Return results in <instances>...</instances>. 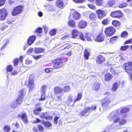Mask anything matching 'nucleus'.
Listing matches in <instances>:
<instances>
[{
	"label": "nucleus",
	"mask_w": 132,
	"mask_h": 132,
	"mask_svg": "<svg viewBox=\"0 0 132 132\" xmlns=\"http://www.w3.org/2000/svg\"><path fill=\"white\" fill-rule=\"evenodd\" d=\"M127 4L125 2H123L120 4L119 6L118 7L121 8H122L126 7L127 6Z\"/></svg>",
	"instance_id": "obj_45"
},
{
	"label": "nucleus",
	"mask_w": 132,
	"mask_h": 132,
	"mask_svg": "<svg viewBox=\"0 0 132 132\" xmlns=\"http://www.w3.org/2000/svg\"><path fill=\"white\" fill-rule=\"evenodd\" d=\"M110 15L113 18H119L122 16V13L120 10L113 11L110 13Z\"/></svg>",
	"instance_id": "obj_8"
},
{
	"label": "nucleus",
	"mask_w": 132,
	"mask_h": 132,
	"mask_svg": "<svg viewBox=\"0 0 132 132\" xmlns=\"http://www.w3.org/2000/svg\"><path fill=\"white\" fill-rule=\"evenodd\" d=\"M42 56H43V55H39L37 56L34 55H32V56L33 58L36 60H38L41 58Z\"/></svg>",
	"instance_id": "obj_52"
},
{
	"label": "nucleus",
	"mask_w": 132,
	"mask_h": 132,
	"mask_svg": "<svg viewBox=\"0 0 132 132\" xmlns=\"http://www.w3.org/2000/svg\"><path fill=\"white\" fill-rule=\"evenodd\" d=\"M85 37L88 41H92L94 39V36L92 34L86 33L85 34Z\"/></svg>",
	"instance_id": "obj_22"
},
{
	"label": "nucleus",
	"mask_w": 132,
	"mask_h": 132,
	"mask_svg": "<svg viewBox=\"0 0 132 132\" xmlns=\"http://www.w3.org/2000/svg\"><path fill=\"white\" fill-rule=\"evenodd\" d=\"M68 102L70 103L72 102V96H69L68 97Z\"/></svg>",
	"instance_id": "obj_63"
},
{
	"label": "nucleus",
	"mask_w": 132,
	"mask_h": 132,
	"mask_svg": "<svg viewBox=\"0 0 132 132\" xmlns=\"http://www.w3.org/2000/svg\"><path fill=\"white\" fill-rule=\"evenodd\" d=\"M95 13L97 15L98 19L100 20L102 19L107 15V13L104 10L101 9L97 10L95 11Z\"/></svg>",
	"instance_id": "obj_7"
},
{
	"label": "nucleus",
	"mask_w": 132,
	"mask_h": 132,
	"mask_svg": "<svg viewBox=\"0 0 132 132\" xmlns=\"http://www.w3.org/2000/svg\"><path fill=\"white\" fill-rule=\"evenodd\" d=\"M38 130L41 132H43L44 131V128L43 126L40 125H38L37 126Z\"/></svg>",
	"instance_id": "obj_48"
},
{
	"label": "nucleus",
	"mask_w": 132,
	"mask_h": 132,
	"mask_svg": "<svg viewBox=\"0 0 132 132\" xmlns=\"http://www.w3.org/2000/svg\"><path fill=\"white\" fill-rule=\"evenodd\" d=\"M87 5L91 9L94 10H95L96 9V6L94 5L89 3L87 4Z\"/></svg>",
	"instance_id": "obj_50"
},
{
	"label": "nucleus",
	"mask_w": 132,
	"mask_h": 132,
	"mask_svg": "<svg viewBox=\"0 0 132 132\" xmlns=\"http://www.w3.org/2000/svg\"><path fill=\"white\" fill-rule=\"evenodd\" d=\"M82 96V92L79 93L78 94L77 98L75 99L74 103H75L77 101H79L80 100Z\"/></svg>",
	"instance_id": "obj_35"
},
{
	"label": "nucleus",
	"mask_w": 132,
	"mask_h": 132,
	"mask_svg": "<svg viewBox=\"0 0 132 132\" xmlns=\"http://www.w3.org/2000/svg\"><path fill=\"white\" fill-rule=\"evenodd\" d=\"M130 110L129 108L125 107L122 108L120 110V114H123L128 112Z\"/></svg>",
	"instance_id": "obj_30"
},
{
	"label": "nucleus",
	"mask_w": 132,
	"mask_h": 132,
	"mask_svg": "<svg viewBox=\"0 0 132 132\" xmlns=\"http://www.w3.org/2000/svg\"><path fill=\"white\" fill-rule=\"evenodd\" d=\"M52 69L51 68H48L45 69V71L47 73H49L51 70Z\"/></svg>",
	"instance_id": "obj_64"
},
{
	"label": "nucleus",
	"mask_w": 132,
	"mask_h": 132,
	"mask_svg": "<svg viewBox=\"0 0 132 132\" xmlns=\"http://www.w3.org/2000/svg\"><path fill=\"white\" fill-rule=\"evenodd\" d=\"M44 51V49L43 48H36L34 50L35 53L38 54L43 53Z\"/></svg>",
	"instance_id": "obj_31"
},
{
	"label": "nucleus",
	"mask_w": 132,
	"mask_h": 132,
	"mask_svg": "<svg viewBox=\"0 0 132 132\" xmlns=\"http://www.w3.org/2000/svg\"><path fill=\"white\" fill-rule=\"evenodd\" d=\"M104 36L103 32H101L96 36L95 41L96 42H101L104 40Z\"/></svg>",
	"instance_id": "obj_11"
},
{
	"label": "nucleus",
	"mask_w": 132,
	"mask_h": 132,
	"mask_svg": "<svg viewBox=\"0 0 132 132\" xmlns=\"http://www.w3.org/2000/svg\"><path fill=\"white\" fill-rule=\"evenodd\" d=\"M129 47V46L128 45L122 46L121 47L120 50L122 51H124L127 49Z\"/></svg>",
	"instance_id": "obj_49"
},
{
	"label": "nucleus",
	"mask_w": 132,
	"mask_h": 132,
	"mask_svg": "<svg viewBox=\"0 0 132 132\" xmlns=\"http://www.w3.org/2000/svg\"><path fill=\"white\" fill-rule=\"evenodd\" d=\"M42 109L41 107H38L33 110L34 114L36 115H38L42 111Z\"/></svg>",
	"instance_id": "obj_33"
},
{
	"label": "nucleus",
	"mask_w": 132,
	"mask_h": 132,
	"mask_svg": "<svg viewBox=\"0 0 132 132\" xmlns=\"http://www.w3.org/2000/svg\"><path fill=\"white\" fill-rule=\"evenodd\" d=\"M79 32L76 29L73 30L71 32L72 37L74 38H76L79 34Z\"/></svg>",
	"instance_id": "obj_27"
},
{
	"label": "nucleus",
	"mask_w": 132,
	"mask_h": 132,
	"mask_svg": "<svg viewBox=\"0 0 132 132\" xmlns=\"http://www.w3.org/2000/svg\"><path fill=\"white\" fill-rule=\"evenodd\" d=\"M41 123L44 125L46 128H49L52 126V124L49 121H45L44 120H43Z\"/></svg>",
	"instance_id": "obj_24"
},
{
	"label": "nucleus",
	"mask_w": 132,
	"mask_h": 132,
	"mask_svg": "<svg viewBox=\"0 0 132 132\" xmlns=\"http://www.w3.org/2000/svg\"><path fill=\"white\" fill-rule=\"evenodd\" d=\"M110 21V18L109 17H108L102 20L101 22V24L104 26L107 25L109 24Z\"/></svg>",
	"instance_id": "obj_19"
},
{
	"label": "nucleus",
	"mask_w": 132,
	"mask_h": 132,
	"mask_svg": "<svg viewBox=\"0 0 132 132\" xmlns=\"http://www.w3.org/2000/svg\"><path fill=\"white\" fill-rule=\"evenodd\" d=\"M84 59L86 60H87L90 56V53L88 49H85L84 50L83 54Z\"/></svg>",
	"instance_id": "obj_18"
},
{
	"label": "nucleus",
	"mask_w": 132,
	"mask_h": 132,
	"mask_svg": "<svg viewBox=\"0 0 132 132\" xmlns=\"http://www.w3.org/2000/svg\"><path fill=\"white\" fill-rule=\"evenodd\" d=\"M13 70V67L11 65H9L7 66L6 68V71L7 72H11Z\"/></svg>",
	"instance_id": "obj_43"
},
{
	"label": "nucleus",
	"mask_w": 132,
	"mask_h": 132,
	"mask_svg": "<svg viewBox=\"0 0 132 132\" xmlns=\"http://www.w3.org/2000/svg\"><path fill=\"white\" fill-rule=\"evenodd\" d=\"M132 44V38L126 41L124 43L125 44Z\"/></svg>",
	"instance_id": "obj_58"
},
{
	"label": "nucleus",
	"mask_w": 132,
	"mask_h": 132,
	"mask_svg": "<svg viewBox=\"0 0 132 132\" xmlns=\"http://www.w3.org/2000/svg\"><path fill=\"white\" fill-rule=\"evenodd\" d=\"M118 38V37L116 36H114L112 37L110 39L109 42L111 43H113V42L116 40Z\"/></svg>",
	"instance_id": "obj_46"
},
{
	"label": "nucleus",
	"mask_w": 132,
	"mask_h": 132,
	"mask_svg": "<svg viewBox=\"0 0 132 132\" xmlns=\"http://www.w3.org/2000/svg\"><path fill=\"white\" fill-rule=\"evenodd\" d=\"M90 19L92 21H94L97 19L96 14L94 13H91L89 15Z\"/></svg>",
	"instance_id": "obj_32"
},
{
	"label": "nucleus",
	"mask_w": 132,
	"mask_h": 132,
	"mask_svg": "<svg viewBox=\"0 0 132 132\" xmlns=\"http://www.w3.org/2000/svg\"><path fill=\"white\" fill-rule=\"evenodd\" d=\"M69 26L72 28H76V27L75 21L73 20H70L68 22Z\"/></svg>",
	"instance_id": "obj_26"
},
{
	"label": "nucleus",
	"mask_w": 132,
	"mask_h": 132,
	"mask_svg": "<svg viewBox=\"0 0 132 132\" xmlns=\"http://www.w3.org/2000/svg\"><path fill=\"white\" fill-rule=\"evenodd\" d=\"M19 95L18 97L23 98L26 94V91L24 89H22L19 91Z\"/></svg>",
	"instance_id": "obj_28"
},
{
	"label": "nucleus",
	"mask_w": 132,
	"mask_h": 132,
	"mask_svg": "<svg viewBox=\"0 0 132 132\" xmlns=\"http://www.w3.org/2000/svg\"><path fill=\"white\" fill-rule=\"evenodd\" d=\"M87 109L88 110L89 112L90 111H92L94 110H95L97 108L96 106L95 105H92L91 107H87Z\"/></svg>",
	"instance_id": "obj_41"
},
{
	"label": "nucleus",
	"mask_w": 132,
	"mask_h": 132,
	"mask_svg": "<svg viewBox=\"0 0 132 132\" xmlns=\"http://www.w3.org/2000/svg\"><path fill=\"white\" fill-rule=\"evenodd\" d=\"M87 107L85 108L84 110L79 113V114L81 116H86V114L88 112H89Z\"/></svg>",
	"instance_id": "obj_34"
},
{
	"label": "nucleus",
	"mask_w": 132,
	"mask_h": 132,
	"mask_svg": "<svg viewBox=\"0 0 132 132\" xmlns=\"http://www.w3.org/2000/svg\"><path fill=\"white\" fill-rule=\"evenodd\" d=\"M42 31L43 29L42 28L38 27L36 29L35 32L40 34L42 33Z\"/></svg>",
	"instance_id": "obj_51"
},
{
	"label": "nucleus",
	"mask_w": 132,
	"mask_h": 132,
	"mask_svg": "<svg viewBox=\"0 0 132 132\" xmlns=\"http://www.w3.org/2000/svg\"><path fill=\"white\" fill-rule=\"evenodd\" d=\"M70 15L72 16V18L74 20H78L81 17V14L77 11H76L71 12Z\"/></svg>",
	"instance_id": "obj_13"
},
{
	"label": "nucleus",
	"mask_w": 132,
	"mask_h": 132,
	"mask_svg": "<svg viewBox=\"0 0 132 132\" xmlns=\"http://www.w3.org/2000/svg\"><path fill=\"white\" fill-rule=\"evenodd\" d=\"M116 31L115 28L111 26L106 27L105 29L104 32L106 36L110 37L114 35Z\"/></svg>",
	"instance_id": "obj_4"
},
{
	"label": "nucleus",
	"mask_w": 132,
	"mask_h": 132,
	"mask_svg": "<svg viewBox=\"0 0 132 132\" xmlns=\"http://www.w3.org/2000/svg\"><path fill=\"white\" fill-rule=\"evenodd\" d=\"M118 84L117 82L114 83L113 85L111 90L113 91H116L118 87Z\"/></svg>",
	"instance_id": "obj_36"
},
{
	"label": "nucleus",
	"mask_w": 132,
	"mask_h": 132,
	"mask_svg": "<svg viewBox=\"0 0 132 132\" xmlns=\"http://www.w3.org/2000/svg\"><path fill=\"white\" fill-rule=\"evenodd\" d=\"M41 122V120L38 118H36V120L33 122V123H37Z\"/></svg>",
	"instance_id": "obj_61"
},
{
	"label": "nucleus",
	"mask_w": 132,
	"mask_h": 132,
	"mask_svg": "<svg viewBox=\"0 0 132 132\" xmlns=\"http://www.w3.org/2000/svg\"><path fill=\"white\" fill-rule=\"evenodd\" d=\"M6 0H0V7L3 6L5 3Z\"/></svg>",
	"instance_id": "obj_60"
},
{
	"label": "nucleus",
	"mask_w": 132,
	"mask_h": 132,
	"mask_svg": "<svg viewBox=\"0 0 132 132\" xmlns=\"http://www.w3.org/2000/svg\"><path fill=\"white\" fill-rule=\"evenodd\" d=\"M8 15V12L5 7L0 9V21L5 20Z\"/></svg>",
	"instance_id": "obj_6"
},
{
	"label": "nucleus",
	"mask_w": 132,
	"mask_h": 132,
	"mask_svg": "<svg viewBox=\"0 0 132 132\" xmlns=\"http://www.w3.org/2000/svg\"><path fill=\"white\" fill-rule=\"evenodd\" d=\"M119 122V125H122L125 124L126 122V120L124 118H122L121 119H120V118H118L114 120V122L117 123Z\"/></svg>",
	"instance_id": "obj_15"
},
{
	"label": "nucleus",
	"mask_w": 132,
	"mask_h": 132,
	"mask_svg": "<svg viewBox=\"0 0 132 132\" xmlns=\"http://www.w3.org/2000/svg\"><path fill=\"white\" fill-rule=\"evenodd\" d=\"M103 0H96L95 3L97 6H102L103 4Z\"/></svg>",
	"instance_id": "obj_39"
},
{
	"label": "nucleus",
	"mask_w": 132,
	"mask_h": 132,
	"mask_svg": "<svg viewBox=\"0 0 132 132\" xmlns=\"http://www.w3.org/2000/svg\"><path fill=\"white\" fill-rule=\"evenodd\" d=\"M35 36L34 35L30 36L27 40V43L29 45H31L35 41L36 39Z\"/></svg>",
	"instance_id": "obj_20"
},
{
	"label": "nucleus",
	"mask_w": 132,
	"mask_h": 132,
	"mask_svg": "<svg viewBox=\"0 0 132 132\" xmlns=\"http://www.w3.org/2000/svg\"><path fill=\"white\" fill-rule=\"evenodd\" d=\"M65 4L64 3L62 0H57L55 3L56 5L59 8L63 9L65 7V5L67 4L68 1Z\"/></svg>",
	"instance_id": "obj_9"
},
{
	"label": "nucleus",
	"mask_w": 132,
	"mask_h": 132,
	"mask_svg": "<svg viewBox=\"0 0 132 132\" xmlns=\"http://www.w3.org/2000/svg\"><path fill=\"white\" fill-rule=\"evenodd\" d=\"M46 86L45 85H43L42 88V92L44 94L45 92V89Z\"/></svg>",
	"instance_id": "obj_59"
},
{
	"label": "nucleus",
	"mask_w": 132,
	"mask_h": 132,
	"mask_svg": "<svg viewBox=\"0 0 132 132\" xmlns=\"http://www.w3.org/2000/svg\"><path fill=\"white\" fill-rule=\"evenodd\" d=\"M67 58L62 59L61 57H57L52 60L51 62L53 64V68L57 69L61 68L67 61Z\"/></svg>",
	"instance_id": "obj_1"
},
{
	"label": "nucleus",
	"mask_w": 132,
	"mask_h": 132,
	"mask_svg": "<svg viewBox=\"0 0 132 132\" xmlns=\"http://www.w3.org/2000/svg\"><path fill=\"white\" fill-rule=\"evenodd\" d=\"M132 61L128 62L125 63L123 65L122 68L128 74L130 79L132 80Z\"/></svg>",
	"instance_id": "obj_2"
},
{
	"label": "nucleus",
	"mask_w": 132,
	"mask_h": 132,
	"mask_svg": "<svg viewBox=\"0 0 132 132\" xmlns=\"http://www.w3.org/2000/svg\"><path fill=\"white\" fill-rule=\"evenodd\" d=\"M114 3V0H110L107 3V5L108 7L112 6Z\"/></svg>",
	"instance_id": "obj_44"
},
{
	"label": "nucleus",
	"mask_w": 132,
	"mask_h": 132,
	"mask_svg": "<svg viewBox=\"0 0 132 132\" xmlns=\"http://www.w3.org/2000/svg\"><path fill=\"white\" fill-rule=\"evenodd\" d=\"M113 66H112L110 69V71L111 73L113 75H117L119 73L118 70L116 69L115 68V67Z\"/></svg>",
	"instance_id": "obj_25"
},
{
	"label": "nucleus",
	"mask_w": 132,
	"mask_h": 132,
	"mask_svg": "<svg viewBox=\"0 0 132 132\" xmlns=\"http://www.w3.org/2000/svg\"><path fill=\"white\" fill-rule=\"evenodd\" d=\"M53 89L54 94L55 95H58L62 93L63 92L62 88L59 86L54 87L53 88Z\"/></svg>",
	"instance_id": "obj_16"
},
{
	"label": "nucleus",
	"mask_w": 132,
	"mask_h": 132,
	"mask_svg": "<svg viewBox=\"0 0 132 132\" xmlns=\"http://www.w3.org/2000/svg\"><path fill=\"white\" fill-rule=\"evenodd\" d=\"M87 22L83 20L79 21L78 24V28L80 29L85 28L87 26Z\"/></svg>",
	"instance_id": "obj_12"
},
{
	"label": "nucleus",
	"mask_w": 132,
	"mask_h": 132,
	"mask_svg": "<svg viewBox=\"0 0 132 132\" xmlns=\"http://www.w3.org/2000/svg\"><path fill=\"white\" fill-rule=\"evenodd\" d=\"M35 76L33 74H30L29 76L28 86L29 88V91L32 90L34 88V79Z\"/></svg>",
	"instance_id": "obj_5"
},
{
	"label": "nucleus",
	"mask_w": 132,
	"mask_h": 132,
	"mask_svg": "<svg viewBox=\"0 0 132 132\" xmlns=\"http://www.w3.org/2000/svg\"><path fill=\"white\" fill-rule=\"evenodd\" d=\"M62 89L64 92L67 93L70 91V88L69 86H66L64 87Z\"/></svg>",
	"instance_id": "obj_40"
},
{
	"label": "nucleus",
	"mask_w": 132,
	"mask_h": 132,
	"mask_svg": "<svg viewBox=\"0 0 132 132\" xmlns=\"http://www.w3.org/2000/svg\"><path fill=\"white\" fill-rule=\"evenodd\" d=\"M128 32L126 31H124L121 33V36L122 38H127L128 36Z\"/></svg>",
	"instance_id": "obj_37"
},
{
	"label": "nucleus",
	"mask_w": 132,
	"mask_h": 132,
	"mask_svg": "<svg viewBox=\"0 0 132 132\" xmlns=\"http://www.w3.org/2000/svg\"><path fill=\"white\" fill-rule=\"evenodd\" d=\"M47 114L46 112L42 113L40 115V117L42 119H45L52 120L53 119V117L51 116H46V115Z\"/></svg>",
	"instance_id": "obj_17"
},
{
	"label": "nucleus",
	"mask_w": 132,
	"mask_h": 132,
	"mask_svg": "<svg viewBox=\"0 0 132 132\" xmlns=\"http://www.w3.org/2000/svg\"><path fill=\"white\" fill-rule=\"evenodd\" d=\"M24 9V7L22 5H18L14 7L11 11V14L15 16L21 13Z\"/></svg>",
	"instance_id": "obj_3"
},
{
	"label": "nucleus",
	"mask_w": 132,
	"mask_h": 132,
	"mask_svg": "<svg viewBox=\"0 0 132 132\" xmlns=\"http://www.w3.org/2000/svg\"><path fill=\"white\" fill-rule=\"evenodd\" d=\"M10 127L8 125H5L4 127L3 130L5 132H9L10 130Z\"/></svg>",
	"instance_id": "obj_47"
},
{
	"label": "nucleus",
	"mask_w": 132,
	"mask_h": 132,
	"mask_svg": "<svg viewBox=\"0 0 132 132\" xmlns=\"http://www.w3.org/2000/svg\"><path fill=\"white\" fill-rule=\"evenodd\" d=\"M112 24L115 27H119L121 25V23L118 20H114L112 21L111 22Z\"/></svg>",
	"instance_id": "obj_21"
},
{
	"label": "nucleus",
	"mask_w": 132,
	"mask_h": 132,
	"mask_svg": "<svg viewBox=\"0 0 132 132\" xmlns=\"http://www.w3.org/2000/svg\"><path fill=\"white\" fill-rule=\"evenodd\" d=\"M66 45H65L64 47V48H63V49H68L70 48L72 46V45L71 44H68Z\"/></svg>",
	"instance_id": "obj_56"
},
{
	"label": "nucleus",
	"mask_w": 132,
	"mask_h": 132,
	"mask_svg": "<svg viewBox=\"0 0 132 132\" xmlns=\"http://www.w3.org/2000/svg\"><path fill=\"white\" fill-rule=\"evenodd\" d=\"M72 1L75 3H80L84 2L85 0H72Z\"/></svg>",
	"instance_id": "obj_53"
},
{
	"label": "nucleus",
	"mask_w": 132,
	"mask_h": 132,
	"mask_svg": "<svg viewBox=\"0 0 132 132\" xmlns=\"http://www.w3.org/2000/svg\"><path fill=\"white\" fill-rule=\"evenodd\" d=\"M113 78L112 75L110 73H106L104 76V80L107 81L110 80Z\"/></svg>",
	"instance_id": "obj_23"
},
{
	"label": "nucleus",
	"mask_w": 132,
	"mask_h": 132,
	"mask_svg": "<svg viewBox=\"0 0 132 132\" xmlns=\"http://www.w3.org/2000/svg\"><path fill=\"white\" fill-rule=\"evenodd\" d=\"M56 29H53L51 30L49 32V34L51 36H54L56 35Z\"/></svg>",
	"instance_id": "obj_38"
},
{
	"label": "nucleus",
	"mask_w": 132,
	"mask_h": 132,
	"mask_svg": "<svg viewBox=\"0 0 132 132\" xmlns=\"http://www.w3.org/2000/svg\"><path fill=\"white\" fill-rule=\"evenodd\" d=\"M100 85L98 83H95L93 85V90L96 91H98L100 89Z\"/></svg>",
	"instance_id": "obj_29"
},
{
	"label": "nucleus",
	"mask_w": 132,
	"mask_h": 132,
	"mask_svg": "<svg viewBox=\"0 0 132 132\" xmlns=\"http://www.w3.org/2000/svg\"><path fill=\"white\" fill-rule=\"evenodd\" d=\"M19 59L18 58L15 59L13 61V65L15 66H16L18 65L19 63Z\"/></svg>",
	"instance_id": "obj_55"
},
{
	"label": "nucleus",
	"mask_w": 132,
	"mask_h": 132,
	"mask_svg": "<svg viewBox=\"0 0 132 132\" xmlns=\"http://www.w3.org/2000/svg\"><path fill=\"white\" fill-rule=\"evenodd\" d=\"M79 37L81 40L83 41H84L85 40V36H84L82 33H80Z\"/></svg>",
	"instance_id": "obj_54"
},
{
	"label": "nucleus",
	"mask_w": 132,
	"mask_h": 132,
	"mask_svg": "<svg viewBox=\"0 0 132 132\" xmlns=\"http://www.w3.org/2000/svg\"><path fill=\"white\" fill-rule=\"evenodd\" d=\"M17 116L18 117L21 119L25 123H27L28 121L27 116L26 112L23 113L21 114H19Z\"/></svg>",
	"instance_id": "obj_14"
},
{
	"label": "nucleus",
	"mask_w": 132,
	"mask_h": 132,
	"mask_svg": "<svg viewBox=\"0 0 132 132\" xmlns=\"http://www.w3.org/2000/svg\"><path fill=\"white\" fill-rule=\"evenodd\" d=\"M22 98L19 97H18L15 102L16 104L17 105L20 104L22 102Z\"/></svg>",
	"instance_id": "obj_42"
},
{
	"label": "nucleus",
	"mask_w": 132,
	"mask_h": 132,
	"mask_svg": "<svg viewBox=\"0 0 132 132\" xmlns=\"http://www.w3.org/2000/svg\"><path fill=\"white\" fill-rule=\"evenodd\" d=\"M68 44V43H64L63 44L59 46V48L61 50H64V49H63V48H64L65 45H66Z\"/></svg>",
	"instance_id": "obj_62"
},
{
	"label": "nucleus",
	"mask_w": 132,
	"mask_h": 132,
	"mask_svg": "<svg viewBox=\"0 0 132 132\" xmlns=\"http://www.w3.org/2000/svg\"><path fill=\"white\" fill-rule=\"evenodd\" d=\"M106 61L105 57L101 55L97 56L96 58V62L97 64H101L105 62Z\"/></svg>",
	"instance_id": "obj_10"
},
{
	"label": "nucleus",
	"mask_w": 132,
	"mask_h": 132,
	"mask_svg": "<svg viewBox=\"0 0 132 132\" xmlns=\"http://www.w3.org/2000/svg\"><path fill=\"white\" fill-rule=\"evenodd\" d=\"M59 118V117H58L56 116H55L54 117V123L56 124H57L58 122V120Z\"/></svg>",
	"instance_id": "obj_57"
}]
</instances>
